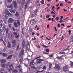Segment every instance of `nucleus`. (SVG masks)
<instances>
[{"instance_id":"obj_1","label":"nucleus","mask_w":73,"mask_h":73,"mask_svg":"<svg viewBox=\"0 0 73 73\" xmlns=\"http://www.w3.org/2000/svg\"><path fill=\"white\" fill-rule=\"evenodd\" d=\"M69 68V66L68 65H66L65 66L63 67V70L64 72H67L68 70V68Z\"/></svg>"},{"instance_id":"obj_2","label":"nucleus","mask_w":73,"mask_h":73,"mask_svg":"<svg viewBox=\"0 0 73 73\" xmlns=\"http://www.w3.org/2000/svg\"><path fill=\"white\" fill-rule=\"evenodd\" d=\"M24 50L23 48H22L21 50L19 53V56L20 57H22L24 56Z\"/></svg>"},{"instance_id":"obj_3","label":"nucleus","mask_w":73,"mask_h":73,"mask_svg":"<svg viewBox=\"0 0 73 73\" xmlns=\"http://www.w3.org/2000/svg\"><path fill=\"white\" fill-rule=\"evenodd\" d=\"M36 23V21L34 19H32L30 21V24L31 25H34Z\"/></svg>"},{"instance_id":"obj_4","label":"nucleus","mask_w":73,"mask_h":73,"mask_svg":"<svg viewBox=\"0 0 73 73\" xmlns=\"http://www.w3.org/2000/svg\"><path fill=\"white\" fill-rule=\"evenodd\" d=\"M55 65L54 69L56 70H60V69H61V68H60V66L58 65L57 64H55Z\"/></svg>"},{"instance_id":"obj_5","label":"nucleus","mask_w":73,"mask_h":73,"mask_svg":"<svg viewBox=\"0 0 73 73\" xmlns=\"http://www.w3.org/2000/svg\"><path fill=\"white\" fill-rule=\"evenodd\" d=\"M8 21L9 23H12L14 21V19L12 18H9L8 19Z\"/></svg>"},{"instance_id":"obj_6","label":"nucleus","mask_w":73,"mask_h":73,"mask_svg":"<svg viewBox=\"0 0 73 73\" xmlns=\"http://www.w3.org/2000/svg\"><path fill=\"white\" fill-rule=\"evenodd\" d=\"M13 4L15 8H17V2H16V1H13Z\"/></svg>"},{"instance_id":"obj_7","label":"nucleus","mask_w":73,"mask_h":73,"mask_svg":"<svg viewBox=\"0 0 73 73\" xmlns=\"http://www.w3.org/2000/svg\"><path fill=\"white\" fill-rule=\"evenodd\" d=\"M9 11L10 12H11L12 13H15L16 12V10L15 9H10Z\"/></svg>"},{"instance_id":"obj_8","label":"nucleus","mask_w":73,"mask_h":73,"mask_svg":"<svg viewBox=\"0 0 73 73\" xmlns=\"http://www.w3.org/2000/svg\"><path fill=\"white\" fill-rule=\"evenodd\" d=\"M22 47L23 48H25V40H23L22 42Z\"/></svg>"},{"instance_id":"obj_9","label":"nucleus","mask_w":73,"mask_h":73,"mask_svg":"<svg viewBox=\"0 0 73 73\" xmlns=\"http://www.w3.org/2000/svg\"><path fill=\"white\" fill-rule=\"evenodd\" d=\"M7 47L8 48H11V44L10 43L9 41L8 42Z\"/></svg>"},{"instance_id":"obj_10","label":"nucleus","mask_w":73,"mask_h":73,"mask_svg":"<svg viewBox=\"0 0 73 73\" xmlns=\"http://www.w3.org/2000/svg\"><path fill=\"white\" fill-rule=\"evenodd\" d=\"M0 35H4V32L1 29H0Z\"/></svg>"},{"instance_id":"obj_11","label":"nucleus","mask_w":73,"mask_h":73,"mask_svg":"<svg viewBox=\"0 0 73 73\" xmlns=\"http://www.w3.org/2000/svg\"><path fill=\"white\" fill-rule=\"evenodd\" d=\"M3 29L4 31V32H5V31H6V26L5 25H3Z\"/></svg>"},{"instance_id":"obj_12","label":"nucleus","mask_w":73,"mask_h":73,"mask_svg":"<svg viewBox=\"0 0 73 73\" xmlns=\"http://www.w3.org/2000/svg\"><path fill=\"white\" fill-rule=\"evenodd\" d=\"M10 63H9L8 64V65H9V68H12L13 66V64H10Z\"/></svg>"},{"instance_id":"obj_13","label":"nucleus","mask_w":73,"mask_h":73,"mask_svg":"<svg viewBox=\"0 0 73 73\" xmlns=\"http://www.w3.org/2000/svg\"><path fill=\"white\" fill-rule=\"evenodd\" d=\"M14 25L15 27H18V25L17 24V22L16 21H15L14 23Z\"/></svg>"},{"instance_id":"obj_14","label":"nucleus","mask_w":73,"mask_h":73,"mask_svg":"<svg viewBox=\"0 0 73 73\" xmlns=\"http://www.w3.org/2000/svg\"><path fill=\"white\" fill-rule=\"evenodd\" d=\"M7 7L9 8H10L11 9H13V7L12 6V5H8L7 6Z\"/></svg>"},{"instance_id":"obj_15","label":"nucleus","mask_w":73,"mask_h":73,"mask_svg":"<svg viewBox=\"0 0 73 73\" xmlns=\"http://www.w3.org/2000/svg\"><path fill=\"white\" fill-rule=\"evenodd\" d=\"M13 56V55H11L10 56H9L7 58V60H9V59H11V58Z\"/></svg>"},{"instance_id":"obj_16","label":"nucleus","mask_w":73,"mask_h":73,"mask_svg":"<svg viewBox=\"0 0 73 73\" xmlns=\"http://www.w3.org/2000/svg\"><path fill=\"white\" fill-rule=\"evenodd\" d=\"M63 57V56L62 55L60 56L56 57V58H57V59H58V60H61Z\"/></svg>"},{"instance_id":"obj_17","label":"nucleus","mask_w":73,"mask_h":73,"mask_svg":"<svg viewBox=\"0 0 73 73\" xmlns=\"http://www.w3.org/2000/svg\"><path fill=\"white\" fill-rule=\"evenodd\" d=\"M16 21L17 22V24H18L19 26H20V22L19 20H16Z\"/></svg>"},{"instance_id":"obj_18","label":"nucleus","mask_w":73,"mask_h":73,"mask_svg":"<svg viewBox=\"0 0 73 73\" xmlns=\"http://www.w3.org/2000/svg\"><path fill=\"white\" fill-rule=\"evenodd\" d=\"M38 9H35V13L36 15H37V13L38 12Z\"/></svg>"},{"instance_id":"obj_19","label":"nucleus","mask_w":73,"mask_h":73,"mask_svg":"<svg viewBox=\"0 0 73 73\" xmlns=\"http://www.w3.org/2000/svg\"><path fill=\"white\" fill-rule=\"evenodd\" d=\"M1 63H5L6 62V60H1Z\"/></svg>"},{"instance_id":"obj_20","label":"nucleus","mask_w":73,"mask_h":73,"mask_svg":"<svg viewBox=\"0 0 73 73\" xmlns=\"http://www.w3.org/2000/svg\"><path fill=\"white\" fill-rule=\"evenodd\" d=\"M19 15H20V14H19V12H16L15 14L16 17H18L19 16Z\"/></svg>"},{"instance_id":"obj_21","label":"nucleus","mask_w":73,"mask_h":73,"mask_svg":"<svg viewBox=\"0 0 73 73\" xmlns=\"http://www.w3.org/2000/svg\"><path fill=\"white\" fill-rule=\"evenodd\" d=\"M70 42H73V36H72V37H71L70 38Z\"/></svg>"},{"instance_id":"obj_22","label":"nucleus","mask_w":73,"mask_h":73,"mask_svg":"<svg viewBox=\"0 0 73 73\" xmlns=\"http://www.w3.org/2000/svg\"><path fill=\"white\" fill-rule=\"evenodd\" d=\"M12 70V68H9L8 69V72L10 73H11Z\"/></svg>"},{"instance_id":"obj_23","label":"nucleus","mask_w":73,"mask_h":73,"mask_svg":"<svg viewBox=\"0 0 73 73\" xmlns=\"http://www.w3.org/2000/svg\"><path fill=\"white\" fill-rule=\"evenodd\" d=\"M23 60L24 59L23 58H21L19 60V61L20 64H21V63H22V62H23Z\"/></svg>"},{"instance_id":"obj_24","label":"nucleus","mask_w":73,"mask_h":73,"mask_svg":"<svg viewBox=\"0 0 73 73\" xmlns=\"http://www.w3.org/2000/svg\"><path fill=\"white\" fill-rule=\"evenodd\" d=\"M8 32H9V28H8V27H7L6 31V35H7L8 33Z\"/></svg>"},{"instance_id":"obj_25","label":"nucleus","mask_w":73,"mask_h":73,"mask_svg":"<svg viewBox=\"0 0 73 73\" xmlns=\"http://www.w3.org/2000/svg\"><path fill=\"white\" fill-rule=\"evenodd\" d=\"M12 1V0H7V2L8 4H9Z\"/></svg>"},{"instance_id":"obj_26","label":"nucleus","mask_w":73,"mask_h":73,"mask_svg":"<svg viewBox=\"0 0 73 73\" xmlns=\"http://www.w3.org/2000/svg\"><path fill=\"white\" fill-rule=\"evenodd\" d=\"M7 15H8V16H9L10 17H11L12 16V14L11 13H10L9 12V13H8Z\"/></svg>"},{"instance_id":"obj_27","label":"nucleus","mask_w":73,"mask_h":73,"mask_svg":"<svg viewBox=\"0 0 73 73\" xmlns=\"http://www.w3.org/2000/svg\"><path fill=\"white\" fill-rule=\"evenodd\" d=\"M21 65L17 66L15 67V68H17V69H19L20 68H21Z\"/></svg>"},{"instance_id":"obj_28","label":"nucleus","mask_w":73,"mask_h":73,"mask_svg":"<svg viewBox=\"0 0 73 73\" xmlns=\"http://www.w3.org/2000/svg\"><path fill=\"white\" fill-rule=\"evenodd\" d=\"M59 54H65V52H60Z\"/></svg>"},{"instance_id":"obj_29","label":"nucleus","mask_w":73,"mask_h":73,"mask_svg":"<svg viewBox=\"0 0 73 73\" xmlns=\"http://www.w3.org/2000/svg\"><path fill=\"white\" fill-rule=\"evenodd\" d=\"M11 38H14V37H15V36L12 33L11 34Z\"/></svg>"},{"instance_id":"obj_30","label":"nucleus","mask_w":73,"mask_h":73,"mask_svg":"<svg viewBox=\"0 0 73 73\" xmlns=\"http://www.w3.org/2000/svg\"><path fill=\"white\" fill-rule=\"evenodd\" d=\"M69 47H68L67 48H66L64 50H62L63 51H66V50H69Z\"/></svg>"},{"instance_id":"obj_31","label":"nucleus","mask_w":73,"mask_h":73,"mask_svg":"<svg viewBox=\"0 0 73 73\" xmlns=\"http://www.w3.org/2000/svg\"><path fill=\"white\" fill-rule=\"evenodd\" d=\"M52 67V64L50 63L49 64V68H48L49 70H50Z\"/></svg>"},{"instance_id":"obj_32","label":"nucleus","mask_w":73,"mask_h":73,"mask_svg":"<svg viewBox=\"0 0 73 73\" xmlns=\"http://www.w3.org/2000/svg\"><path fill=\"white\" fill-rule=\"evenodd\" d=\"M16 42V40H14L12 41V43L13 44H14Z\"/></svg>"},{"instance_id":"obj_33","label":"nucleus","mask_w":73,"mask_h":73,"mask_svg":"<svg viewBox=\"0 0 73 73\" xmlns=\"http://www.w3.org/2000/svg\"><path fill=\"white\" fill-rule=\"evenodd\" d=\"M9 12V11H8V10H6L5 11V13L7 15L8 13Z\"/></svg>"},{"instance_id":"obj_34","label":"nucleus","mask_w":73,"mask_h":73,"mask_svg":"<svg viewBox=\"0 0 73 73\" xmlns=\"http://www.w3.org/2000/svg\"><path fill=\"white\" fill-rule=\"evenodd\" d=\"M3 15L4 16L5 19H6V20H7V19H8V16H7V15Z\"/></svg>"},{"instance_id":"obj_35","label":"nucleus","mask_w":73,"mask_h":73,"mask_svg":"<svg viewBox=\"0 0 73 73\" xmlns=\"http://www.w3.org/2000/svg\"><path fill=\"white\" fill-rule=\"evenodd\" d=\"M12 30L14 31V32H16V29L14 27H13L12 28Z\"/></svg>"},{"instance_id":"obj_36","label":"nucleus","mask_w":73,"mask_h":73,"mask_svg":"<svg viewBox=\"0 0 73 73\" xmlns=\"http://www.w3.org/2000/svg\"><path fill=\"white\" fill-rule=\"evenodd\" d=\"M25 3V0H23L22 5H24Z\"/></svg>"},{"instance_id":"obj_37","label":"nucleus","mask_w":73,"mask_h":73,"mask_svg":"<svg viewBox=\"0 0 73 73\" xmlns=\"http://www.w3.org/2000/svg\"><path fill=\"white\" fill-rule=\"evenodd\" d=\"M36 61H44V60L41 59H39L36 60Z\"/></svg>"},{"instance_id":"obj_38","label":"nucleus","mask_w":73,"mask_h":73,"mask_svg":"<svg viewBox=\"0 0 73 73\" xmlns=\"http://www.w3.org/2000/svg\"><path fill=\"white\" fill-rule=\"evenodd\" d=\"M41 45L42 46H43L44 48H49V46H45V45H43L42 44H41Z\"/></svg>"},{"instance_id":"obj_39","label":"nucleus","mask_w":73,"mask_h":73,"mask_svg":"<svg viewBox=\"0 0 73 73\" xmlns=\"http://www.w3.org/2000/svg\"><path fill=\"white\" fill-rule=\"evenodd\" d=\"M2 54H3V56H8V55L7 54H5V53H3Z\"/></svg>"},{"instance_id":"obj_40","label":"nucleus","mask_w":73,"mask_h":73,"mask_svg":"<svg viewBox=\"0 0 73 73\" xmlns=\"http://www.w3.org/2000/svg\"><path fill=\"white\" fill-rule=\"evenodd\" d=\"M15 37L16 38H19V34H18L17 35H15Z\"/></svg>"},{"instance_id":"obj_41","label":"nucleus","mask_w":73,"mask_h":73,"mask_svg":"<svg viewBox=\"0 0 73 73\" xmlns=\"http://www.w3.org/2000/svg\"><path fill=\"white\" fill-rule=\"evenodd\" d=\"M1 65L2 68H5V65L4 64H1Z\"/></svg>"},{"instance_id":"obj_42","label":"nucleus","mask_w":73,"mask_h":73,"mask_svg":"<svg viewBox=\"0 0 73 73\" xmlns=\"http://www.w3.org/2000/svg\"><path fill=\"white\" fill-rule=\"evenodd\" d=\"M19 44H18L17 47V50H18V49H19V48L20 47V46H19Z\"/></svg>"},{"instance_id":"obj_43","label":"nucleus","mask_w":73,"mask_h":73,"mask_svg":"<svg viewBox=\"0 0 73 73\" xmlns=\"http://www.w3.org/2000/svg\"><path fill=\"white\" fill-rule=\"evenodd\" d=\"M13 71L15 73H17L18 72V70H13Z\"/></svg>"},{"instance_id":"obj_44","label":"nucleus","mask_w":73,"mask_h":73,"mask_svg":"<svg viewBox=\"0 0 73 73\" xmlns=\"http://www.w3.org/2000/svg\"><path fill=\"white\" fill-rule=\"evenodd\" d=\"M42 61H37L36 62V63L37 64H40V63H41V62H42Z\"/></svg>"},{"instance_id":"obj_45","label":"nucleus","mask_w":73,"mask_h":73,"mask_svg":"<svg viewBox=\"0 0 73 73\" xmlns=\"http://www.w3.org/2000/svg\"><path fill=\"white\" fill-rule=\"evenodd\" d=\"M19 71L21 73L22 72V68H21L19 69Z\"/></svg>"},{"instance_id":"obj_46","label":"nucleus","mask_w":73,"mask_h":73,"mask_svg":"<svg viewBox=\"0 0 73 73\" xmlns=\"http://www.w3.org/2000/svg\"><path fill=\"white\" fill-rule=\"evenodd\" d=\"M46 68V66H44L43 68H42V69H43L44 70H45V69Z\"/></svg>"},{"instance_id":"obj_47","label":"nucleus","mask_w":73,"mask_h":73,"mask_svg":"<svg viewBox=\"0 0 73 73\" xmlns=\"http://www.w3.org/2000/svg\"><path fill=\"white\" fill-rule=\"evenodd\" d=\"M44 71V70H42V71L36 70V72H43Z\"/></svg>"},{"instance_id":"obj_48","label":"nucleus","mask_w":73,"mask_h":73,"mask_svg":"<svg viewBox=\"0 0 73 73\" xmlns=\"http://www.w3.org/2000/svg\"><path fill=\"white\" fill-rule=\"evenodd\" d=\"M46 9H47V12H49V11H50V9H48V7L46 8H45V10L46 11Z\"/></svg>"},{"instance_id":"obj_49","label":"nucleus","mask_w":73,"mask_h":73,"mask_svg":"<svg viewBox=\"0 0 73 73\" xmlns=\"http://www.w3.org/2000/svg\"><path fill=\"white\" fill-rule=\"evenodd\" d=\"M53 55H54V54H52L51 55H49V57L51 58V57H53Z\"/></svg>"},{"instance_id":"obj_50","label":"nucleus","mask_w":73,"mask_h":73,"mask_svg":"<svg viewBox=\"0 0 73 73\" xmlns=\"http://www.w3.org/2000/svg\"><path fill=\"white\" fill-rule=\"evenodd\" d=\"M26 50H29V48H28L27 46H26Z\"/></svg>"},{"instance_id":"obj_51","label":"nucleus","mask_w":73,"mask_h":73,"mask_svg":"<svg viewBox=\"0 0 73 73\" xmlns=\"http://www.w3.org/2000/svg\"><path fill=\"white\" fill-rule=\"evenodd\" d=\"M35 61V60H33L32 62H31V64L32 65H34V64H33V63H34V61Z\"/></svg>"},{"instance_id":"obj_52","label":"nucleus","mask_w":73,"mask_h":73,"mask_svg":"<svg viewBox=\"0 0 73 73\" xmlns=\"http://www.w3.org/2000/svg\"><path fill=\"white\" fill-rule=\"evenodd\" d=\"M11 25H12V24H10L8 25V26H9L10 28H11Z\"/></svg>"},{"instance_id":"obj_53","label":"nucleus","mask_w":73,"mask_h":73,"mask_svg":"<svg viewBox=\"0 0 73 73\" xmlns=\"http://www.w3.org/2000/svg\"><path fill=\"white\" fill-rule=\"evenodd\" d=\"M29 34H31L32 33V30L30 29L29 31Z\"/></svg>"},{"instance_id":"obj_54","label":"nucleus","mask_w":73,"mask_h":73,"mask_svg":"<svg viewBox=\"0 0 73 73\" xmlns=\"http://www.w3.org/2000/svg\"><path fill=\"white\" fill-rule=\"evenodd\" d=\"M40 3H41V4H44V0H42L40 2Z\"/></svg>"},{"instance_id":"obj_55","label":"nucleus","mask_w":73,"mask_h":73,"mask_svg":"<svg viewBox=\"0 0 73 73\" xmlns=\"http://www.w3.org/2000/svg\"><path fill=\"white\" fill-rule=\"evenodd\" d=\"M41 56L38 57L36 58H35V60H36V59H38V58H40L41 57Z\"/></svg>"},{"instance_id":"obj_56","label":"nucleus","mask_w":73,"mask_h":73,"mask_svg":"<svg viewBox=\"0 0 73 73\" xmlns=\"http://www.w3.org/2000/svg\"><path fill=\"white\" fill-rule=\"evenodd\" d=\"M13 34L14 35H17V33L16 32H14L13 33Z\"/></svg>"},{"instance_id":"obj_57","label":"nucleus","mask_w":73,"mask_h":73,"mask_svg":"<svg viewBox=\"0 0 73 73\" xmlns=\"http://www.w3.org/2000/svg\"><path fill=\"white\" fill-rule=\"evenodd\" d=\"M27 4L26 3V4L25 5V9H27Z\"/></svg>"},{"instance_id":"obj_58","label":"nucleus","mask_w":73,"mask_h":73,"mask_svg":"<svg viewBox=\"0 0 73 73\" xmlns=\"http://www.w3.org/2000/svg\"><path fill=\"white\" fill-rule=\"evenodd\" d=\"M16 43H15V44H13V45H12V46L13 47L15 48V46H16Z\"/></svg>"},{"instance_id":"obj_59","label":"nucleus","mask_w":73,"mask_h":73,"mask_svg":"<svg viewBox=\"0 0 73 73\" xmlns=\"http://www.w3.org/2000/svg\"><path fill=\"white\" fill-rule=\"evenodd\" d=\"M3 26V25L2 24V23L0 22V28H1L2 26Z\"/></svg>"},{"instance_id":"obj_60","label":"nucleus","mask_w":73,"mask_h":73,"mask_svg":"<svg viewBox=\"0 0 73 73\" xmlns=\"http://www.w3.org/2000/svg\"><path fill=\"white\" fill-rule=\"evenodd\" d=\"M46 18H49V17H50V15H47L46 16Z\"/></svg>"},{"instance_id":"obj_61","label":"nucleus","mask_w":73,"mask_h":73,"mask_svg":"<svg viewBox=\"0 0 73 73\" xmlns=\"http://www.w3.org/2000/svg\"><path fill=\"white\" fill-rule=\"evenodd\" d=\"M46 50L47 52H49V49H46Z\"/></svg>"},{"instance_id":"obj_62","label":"nucleus","mask_w":73,"mask_h":73,"mask_svg":"<svg viewBox=\"0 0 73 73\" xmlns=\"http://www.w3.org/2000/svg\"><path fill=\"white\" fill-rule=\"evenodd\" d=\"M36 47H37V48H39V49L40 48V46L38 45H36Z\"/></svg>"},{"instance_id":"obj_63","label":"nucleus","mask_w":73,"mask_h":73,"mask_svg":"<svg viewBox=\"0 0 73 73\" xmlns=\"http://www.w3.org/2000/svg\"><path fill=\"white\" fill-rule=\"evenodd\" d=\"M33 69H35V70H36V69L35 68V66H33Z\"/></svg>"},{"instance_id":"obj_64","label":"nucleus","mask_w":73,"mask_h":73,"mask_svg":"<svg viewBox=\"0 0 73 73\" xmlns=\"http://www.w3.org/2000/svg\"><path fill=\"white\" fill-rule=\"evenodd\" d=\"M60 6H62L63 5V4L62 3H60Z\"/></svg>"}]
</instances>
